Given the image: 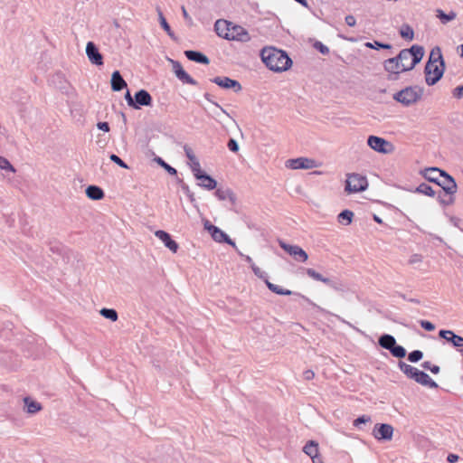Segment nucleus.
Masks as SVG:
<instances>
[{
    "mask_svg": "<svg viewBox=\"0 0 463 463\" xmlns=\"http://www.w3.org/2000/svg\"><path fill=\"white\" fill-rule=\"evenodd\" d=\"M379 344L382 347L391 351L396 345L395 338L391 335H383L379 339Z\"/></svg>",
    "mask_w": 463,
    "mask_h": 463,
    "instance_id": "obj_27",
    "label": "nucleus"
},
{
    "mask_svg": "<svg viewBox=\"0 0 463 463\" xmlns=\"http://www.w3.org/2000/svg\"><path fill=\"white\" fill-rule=\"evenodd\" d=\"M184 55L186 56V58L188 60H190L192 61H195L197 63H202V64H209L210 63L209 58L206 55H204L203 53L197 52V51H192V50L185 51Z\"/></svg>",
    "mask_w": 463,
    "mask_h": 463,
    "instance_id": "obj_23",
    "label": "nucleus"
},
{
    "mask_svg": "<svg viewBox=\"0 0 463 463\" xmlns=\"http://www.w3.org/2000/svg\"><path fill=\"white\" fill-rule=\"evenodd\" d=\"M367 143L372 149L380 153L389 154L393 151V146L379 137L370 136Z\"/></svg>",
    "mask_w": 463,
    "mask_h": 463,
    "instance_id": "obj_8",
    "label": "nucleus"
},
{
    "mask_svg": "<svg viewBox=\"0 0 463 463\" xmlns=\"http://www.w3.org/2000/svg\"><path fill=\"white\" fill-rule=\"evenodd\" d=\"M0 168L10 170L12 172L15 171L14 168L12 166V165L9 163V161L7 159H5V157H1V156H0Z\"/></svg>",
    "mask_w": 463,
    "mask_h": 463,
    "instance_id": "obj_44",
    "label": "nucleus"
},
{
    "mask_svg": "<svg viewBox=\"0 0 463 463\" xmlns=\"http://www.w3.org/2000/svg\"><path fill=\"white\" fill-rule=\"evenodd\" d=\"M443 171L436 167L427 168L423 172V176L433 183H438L440 176H442Z\"/></svg>",
    "mask_w": 463,
    "mask_h": 463,
    "instance_id": "obj_25",
    "label": "nucleus"
},
{
    "mask_svg": "<svg viewBox=\"0 0 463 463\" xmlns=\"http://www.w3.org/2000/svg\"><path fill=\"white\" fill-rule=\"evenodd\" d=\"M345 23L348 26L353 27L355 25L356 20L354 15L349 14L345 16Z\"/></svg>",
    "mask_w": 463,
    "mask_h": 463,
    "instance_id": "obj_52",
    "label": "nucleus"
},
{
    "mask_svg": "<svg viewBox=\"0 0 463 463\" xmlns=\"http://www.w3.org/2000/svg\"><path fill=\"white\" fill-rule=\"evenodd\" d=\"M399 367L401 371L409 378L412 379L415 375L416 371L418 370L416 367L410 365L404 362L399 363Z\"/></svg>",
    "mask_w": 463,
    "mask_h": 463,
    "instance_id": "obj_30",
    "label": "nucleus"
},
{
    "mask_svg": "<svg viewBox=\"0 0 463 463\" xmlns=\"http://www.w3.org/2000/svg\"><path fill=\"white\" fill-rule=\"evenodd\" d=\"M250 268H251V269H252L253 273H254L257 277H259V278H260V279H263V278H264V275H265V274H264V272H263V271H262V270H261L258 266H256L254 263H252V264H251V267H250Z\"/></svg>",
    "mask_w": 463,
    "mask_h": 463,
    "instance_id": "obj_48",
    "label": "nucleus"
},
{
    "mask_svg": "<svg viewBox=\"0 0 463 463\" xmlns=\"http://www.w3.org/2000/svg\"><path fill=\"white\" fill-rule=\"evenodd\" d=\"M437 184L441 186L442 189L449 195H452L457 192L455 180L445 172H443L442 176L439 177Z\"/></svg>",
    "mask_w": 463,
    "mask_h": 463,
    "instance_id": "obj_14",
    "label": "nucleus"
},
{
    "mask_svg": "<svg viewBox=\"0 0 463 463\" xmlns=\"http://www.w3.org/2000/svg\"><path fill=\"white\" fill-rule=\"evenodd\" d=\"M86 194L90 199L92 200H101L104 197L103 190L96 185H90L87 187Z\"/></svg>",
    "mask_w": 463,
    "mask_h": 463,
    "instance_id": "obj_26",
    "label": "nucleus"
},
{
    "mask_svg": "<svg viewBox=\"0 0 463 463\" xmlns=\"http://www.w3.org/2000/svg\"><path fill=\"white\" fill-rule=\"evenodd\" d=\"M279 246L298 261L306 262L308 259L307 253L298 245H290L284 241H279Z\"/></svg>",
    "mask_w": 463,
    "mask_h": 463,
    "instance_id": "obj_9",
    "label": "nucleus"
},
{
    "mask_svg": "<svg viewBox=\"0 0 463 463\" xmlns=\"http://www.w3.org/2000/svg\"><path fill=\"white\" fill-rule=\"evenodd\" d=\"M204 229L210 232L212 238L216 242H226L229 245H232V247H236L235 242L232 241L224 232H222L218 227L213 225L209 221H206L204 222Z\"/></svg>",
    "mask_w": 463,
    "mask_h": 463,
    "instance_id": "obj_7",
    "label": "nucleus"
},
{
    "mask_svg": "<svg viewBox=\"0 0 463 463\" xmlns=\"http://www.w3.org/2000/svg\"><path fill=\"white\" fill-rule=\"evenodd\" d=\"M312 460H313V463H324L318 456H317L316 458H313Z\"/></svg>",
    "mask_w": 463,
    "mask_h": 463,
    "instance_id": "obj_62",
    "label": "nucleus"
},
{
    "mask_svg": "<svg viewBox=\"0 0 463 463\" xmlns=\"http://www.w3.org/2000/svg\"><path fill=\"white\" fill-rule=\"evenodd\" d=\"M228 40L247 43L250 40V36L245 28L232 23Z\"/></svg>",
    "mask_w": 463,
    "mask_h": 463,
    "instance_id": "obj_12",
    "label": "nucleus"
},
{
    "mask_svg": "<svg viewBox=\"0 0 463 463\" xmlns=\"http://www.w3.org/2000/svg\"><path fill=\"white\" fill-rule=\"evenodd\" d=\"M401 36L409 41H412L414 37L413 29L409 24H403L400 30Z\"/></svg>",
    "mask_w": 463,
    "mask_h": 463,
    "instance_id": "obj_33",
    "label": "nucleus"
},
{
    "mask_svg": "<svg viewBox=\"0 0 463 463\" xmlns=\"http://www.w3.org/2000/svg\"><path fill=\"white\" fill-rule=\"evenodd\" d=\"M436 16L443 23L447 24L452 20H454L457 16V14L453 11L449 12V14H445L442 10L437 9L436 11Z\"/></svg>",
    "mask_w": 463,
    "mask_h": 463,
    "instance_id": "obj_32",
    "label": "nucleus"
},
{
    "mask_svg": "<svg viewBox=\"0 0 463 463\" xmlns=\"http://www.w3.org/2000/svg\"><path fill=\"white\" fill-rule=\"evenodd\" d=\"M420 326L427 331H433L435 329V326L431 322L427 320H421Z\"/></svg>",
    "mask_w": 463,
    "mask_h": 463,
    "instance_id": "obj_47",
    "label": "nucleus"
},
{
    "mask_svg": "<svg viewBox=\"0 0 463 463\" xmlns=\"http://www.w3.org/2000/svg\"><path fill=\"white\" fill-rule=\"evenodd\" d=\"M383 67L386 71L394 75H397L402 71H407V70H402L403 66H402V63L397 57L386 60L383 63Z\"/></svg>",
    "mask_w": 463,
    "mask_h": 463,
    "instance_id": "obj_18",
    "label": "nucleus"
},
{
    "mask_svg": "<svg viewBox=\"0 0 463 463\" xmlns=\"http://www.w3.org/2000/svg\"><path fill=\"white\" fill-rule=\"evenodd\" d=\"M368 421H370V417L363 415V416L358 417L357 419L354 420V426H358L361 423H365V422H368Z\"/></svg>",
    "mask_w": 463,
    "mask_h": 463,
    "instance_id": "obj_50",
    "label": "nucleus"
},
{
    "mask_svg": "<svg viewBox=\"0 0 463 463\" xmlns=\"http://www.w3.org/2000/svg\"><path fill=\"white\" fill-rule=\"evenodd\" d=\"M315 376V373L313 371L311 370H307L304 373V377L307 379V380H311L313 379Z\"/></svg>",
    "mask_w": 463,
    "mask_h": 463,
    "instance_id": "obj_57",
    "label": "nucleus"
},
{
    "mask_svg": "<svg viewBox=\"0 0 463 463\" xmlns=\"http://www.w3.org/2000/svg\"><path fill=\"white\" fill-rule=\"evenodd\" d=\"M368 186L365 176L359 174H348L345 180V192L354 194L364 191Z\"/></svg>",
    "mask_w": 463,
    "mask_h": 463,
    "instance_id": "obj_5",
    "label": "nucleus"
},
{
    "mask_svg": "<svg viewBox=\"0 0 463 463\" xmlns=\"http://www.w3.org/2000/svg\"><path fill=\"white\" fill-rule=\"evenodd\" d=\"M163 165L165 166V168L172 175H175L176 174V170L173 167H171L170 165H166L165 163L163 162Z\"/></svg>",
    "mask_w": 463,
    "mask_h": 463,
    "instance_id": "obj_58",
    "label": "nucleus"
},
{
    "mask_svg": "<svg viewBox=\"0 0 463 463\" xmlns=\"http://www.w3.org/2000/svg\"><path fill=\"white\" fill-rule=\"evenodd\" d=\"M194 177L199 181V185L207 190H213L217 185V182L203 172Z\"/></svg>",
    "mask_w": 463,
    "mask_h": 463,
    "instance_id": "obj_21",
    "label": "nucleus"
},
{
    "mask_svg": "<svg viewBox=\"0 0 463 463\" xmlns=\"http://www.w3.org/2000/svg\"><path fill=\"white\" fill-rule=\"evenodd\" d=\"M189 165L194 176L203 172L201 168V165L197 157L189 160Z\"/></svg>",
    "mask_w": 463,
    "mask_h": 463,
    "instance_id": "obj_37",
    "label": "nucleus"
},
{
    "mask_svg": "<svg viewBox=\"0 0 463 463\" xmlns=\"http://www.w3.org/2000/svg\"><path fill=\"white\" fill-rule=\"evenodd\" d=\"M304 452L311 458H316L318 456V445L314 441H309L304 447Z\"/></svg>",
    "mask_w": 463,
    "mask_h": 463,
    "instance_id": "obj_31",
    "label": "nucleus"
},
{
    "mask_svg": "<svg viewBox=\"0 0 463 463\" xmlns=\"http://www.w3.org/2000/svg\"><path fill=\"white\" fill-rule=\"evenodd\" d=\"M184 149L185 155H186V156H187V158H188L189 160H191V159H193V158H196V156H195V155H194V153L193 149H192L190 146H185L184 147Z\"/></svg>",
    "mask_w": 463,
    "mask_h": 463,
    "instance_id": "obj_51",
    "label": "nucleus"
},
{
    "mask_svg": "<svg viewBox=\"0 0 463 463\" xmlns=\"http://www.w3.org/2000/svg\"><path fill=\"white\" fill-rule=\"evenodd\" d=\"M172 64V70L176 78L183 83L190 85H197V81L194 80L184 69L182 64L178 61L169 60Z\"/></svg>",
    "mask_w": 463,
    "mask_h": 463,
    "instance_id": "obj_10",
    "label": "nucleus"
},
{
    "mask_svg": "<svg viewBox=\"0 0 463 463\" xmlns=\"http://www.w3.org/2000/svg\"><path fill=\"white\" fill-rule=\"evenodd\" d=\"M245 260L251 266L253 263L252 259L250 256L245 257Z\"/></svg>",
    "mask_w": 463,
    "mask_h": 463,
    "instance_id": "obj_63",
    "label": "nucleus"
},
{
    "mask_svg": "<svg viewBox=\"0 0 463 463\" xmlns=\"http://www.w3.org/2000/svg\"><path fill=\"white\" fill-rule=\"evenodd\" d=\"M285 165L293 170L313 169L321 166L322 163L308 157H298L287 160Z\"/></svg>",
    "mask_w": 463,
    "mask_h": 463,
    "instance_id": "obj_6",
    "label": "nucleus"
},
{
    "mask_svg": "<svg viewBox=\"0 0 463 463\" xmlns=\"http://www.w3.org/2000/svg\"><path fill=\"white\" fill-rule=\"evenodd\" d=\"M458 49H460V51H461L460 55H461V57H463V44L459 45Z\"/></svg>",
    "mask_w": 463,
    "mask_h": 463,
    "instance_id": "obj_64",
    "label": "nucleus"
},
{
    "mask_svg": "<svg viewBox=\"0 0 463 463\" xmlns=\"http://www.w3.org/2000/svg\"><path fill=\"white\" fill-rule=\"evenodd\" d=\"M314 47L324 55L329 53V48L323 44L321 42H316Z\"/></svg>",
    "mask_w": 463,
    "mask_h": 463,
    "instance_id": "obj_43",
    "label": "nucleus"
},
{
    "mask_svg": "<svg viewBox=\"0 0 463 463\" xmlns=\"http://www.w3.org/2000/svg\"><path fill=\"white\" fill-rule=\"evenodd\" d=\"M151 101V95L146 90H140L135 94L133 108L139 109L141 106H149Z\"/></svg>",
    "mask_w": 463,
    "mask_h": 463,
    "instance_id": "obj_17",
    "label": "nucleus"
},
{
    "mask_svg": "<svg viewBox=\"0 0 463 463\" xmlns=\"http://www.w3.org/2000/svg\"><path fill=\"white\" fill-rule=\"evenodd\" d=\"M306 272H307V274L310 278H312L315 280L322 281V282H324L326 284H329L330 283V279H329L324 278L320 273L317 272L313 269H307Z\"/></svg>",
    "mask_w": 463,
    "mask_h": 463,
    "instance_id": "obj_34",
    "label": "nucleus"
},
{
    "mask_svg": "<svg viewBox=\"0 0 463 463\" xmlns=\"http://www.w3.org/2000/svg\"><path fill=\"white\" fill-rule=\"evenodd\" d=\"M422 92V89L418 86L407 87L395 93L393 98L397 101L408 106L416 102L421 97Z\"/></svg>",
    "mask_w": 463,
    "mask_h": 463,
    "instance_id": "obj_4",
    "label": "nucleus"
},
{
    "mask_svg": "<svg viewBox=\"0 0 463 463\" xmlns=\"http://www.w3.org/2000/svg\"><path fill=\"white\" fill-rule=\"evenodd\" d=\"M182 13H183V15H184V19L191 20V17L188 14V13H187V11H186L184 6H182Z\"/></svg>",
    "mask_w": 463,
    "mask_h": 463,
    "instance_id": "obj_60",
    "label": "nucleus"
},
{
    "mask_svg": "<svg viewBox=\"0 0 463 463\" xmlns=\"http://www.w3.org/2000/svg\"><path fill=\"white\" fill-rule=\"evenodd\" d=\"M392 354L397 358H402L406 354L405 349L402 345H395L390 351Z\"/></svg>",
    "mask_w": 463,
    "mask_h": 463,
    "instance_id": "obj_41",
    "label": "nucleus"
},
{
    "mask_svg": "<svg viewBox=\"0 0 463 463\" xmlns=\"http://www.w3.org/2000/svg\"><path fill=\"white\" fill-rule=\"evenodd\" d=\"M353 218L354 213L349 210H345L341 212L337 216L338 222L344 225H349L352 222Z\"/></svg>",
    "mask_w": 463,
    "mask_h": 463,
    "instance_id": "obj_28",
    "label": "nucleus"
},
{
    "mask_svg": "<svg viewBox=\"0 0 463 463\" xmlns=\"http://www.w3.org/2000/svg\"><path fill=\"white\" fill-rule=\"evenodd\" d=\"M373 436L378 440H391L393 436V428L390 424H375L373 430Z\"/></svg>",
    "mask_w": 463,
    "mask_h": 463,
    "instance_id": "obj_11",
    "label": "nucleus"
},
{
    "mask_svg": "<svg viewBox=\"0 0 463 463\" xmlns=\"http://www.w3.org/2000/svg\"><path fill=\"white\" fill-rule=\"evenodd\" d=\"M215 195L220 199V200H224L225 199V195H224V192L218 189L216 192H215Z\"/></svg>",
    "mask_w": 463,
    "mask_h": 463,
    "instance_id": "obj_59",
    "label": "nucleus"
},
{
    "mask_svg": "<svg viewBox=\"0 0 463 463\" xmlns=\"http://www.w3.org/2000/svg\"><path fill=\"white\" fill-rule=\"evenodd\" d=\"M297 3L300 4L301 5L307 7V0H295Z\"/></svg>",
    "mask_w": 463,
    "mask_h": 463,
    "instance_id": "obj_61",
    "label": "nucleus"
},
{
    "mask_svg": "<svg viewBox=\"0 0 463 463\" xmlns=\"http://www.w3.org/2000/svg\"><path fill=\"white\" fill-rule=\"evenodd\" d=\"M417 192L429 196H434L435 193L431 186L427 184H421L417 187Z\"/></svg>",
    "mask_w": 463,
    "mask_h": 463,
    "instance_id": "obj_38",
    "label": "nucleus"
},
{
    "mask_svg": "<svg viewBox=\"0 0 463 463\" xmlns=\"http://www.w3.org/2000/svg\"><path fill=\"white\" fill-rule=\"evenodd\" d=\"M439 335L450 342L456 347L463 346V337L454 334L451 330H440Z\"/></svg>",
    "mask_w": 463,
    "mask_h": 463,
    "instance_id": "obj_20",
    "label": "nucleus"
},
{
    "mask_svg": "<svg viewBox=\"0 0 463 463\" xmlns=\"http://www.w3.org/2000/svg\"><path fill=\"white\" fill-rule=\"evenodd\" d=\"M449 463H456L458 460V456L456 454H449L447 458Z\"/></svg>",
    "mask_w": 463,
    "mask_h": 463,
    "instance_id": "obj_56",
    "label": "nucleus"
},
{
    "mask_svg": "<svg viewBox=\"0 0 463 463\" xmlns=\"http://www.w3.org/2000/svg\"><path fill=\"white\" fill-rule=\"evenodd\" d=\"M125 99L128 104V106L130 107H133L134 105V100H135V97L132 98V96L130 95L129 91H127L126 95H125Z\"/></svg>",
    "mask_w": 463,
    "mask_h": 463,
    "instance_id": "obj_55",
    "label": "nucleus"
},
{
    "mask_svg": "<svg viewBox=\"0 0 463 463\" xmlns=\"http://www.w3.org/2000/svg\"><path fill=\"white\" fill-rule=\"evenodd\" d=\"M100 314L104 317L109 318L111 321H116L118 319V314L114 309L102 308L100 310Z\"/></svg>",
    "mask_w": 463,
    "mask_h": 463,
    "instance_id": "obj_39",
    "label": "nucleus"
},
{
    "mask_svg": "<svg viewBox=\"0 0 463 463\" xmlns=\"http://www.w3.org/2000/svg\"><path fill=\"white\" fill-rule=\"evenodd\" d=\"M231 27L232 23L222 19L217 20L214 24V30L217 35L226 40L229 39Z\"/></svg>",
    "mask_w": 463,
    "mask_h": 463,
    "instance_id": "obj_16",
    "label": "nucleus"
},
{
    "mask_svg": "<svg viewBox=\"0 0 463 463\" xmlns=\"http://www.w3.org/2000/svg\"><path fill=\"white\" fill-rule=\"evenodd\" d=\"M422 356H423V354L421 351L415 350L409 354L408 359L411 363H416V362L420 361L422 358Z\"/></svg>",
    "mask_w": 463,
    "mask_h": 463,
    "instance_id": "obj_42",
    "label": "nucleus"
},
{
    "mask_svg": "<svg viewBox=\"0 0 463 463\" xmlns=\"http://www.w3.org/2000/svg\"><path fill=\"white\" fill-rule=\"evenodd\" d=\"M111 89L114 91H120L127 87V82L118 71H115L111 75Z\"/></svg>",
    "mask_w": 463,
    "mask_h": 463,
    "instance_id": "obj_22",
    "label": "nucleus"
},
{
    "mask_svg": "<svg viewBox=\"0 0 463 463\" xmlns=\"http://www.w3.org/2000/svg\"><path fill=\"white\" fill-rule=\"evenodd\" d=\"M158 16H159V23H160L162 28L166 32V33L171 38H174V33L172 32L170 25L166 22L165 18L164 17L163 14L160 10H158Z\"/></svg>",
    "mask_w": 463,
    "mask_h": 463,
    "instance_id": "obj_35",
    "label": "nucleus"
},
{
    "mask_svg": "<svg viewBox=\"0 0 463 463\" xmlns=\"http://www.w3.org/2000/svg\"><path fill=\"white\" fill-rule=\"evenodd\" d=\"M24 402L27 406L28 412L30 413H35L42 409L41 405L38 402L30 401L29 398H25Z\"/></svg>",
    "mask_w": 463,
    "mask_h": 463,
    "instance_id": "obj_36",
    "label": "nucleus"
},
{
    "mask_svg": "<svg viewBox=\"0 0 463 463\" xmlns=\"http://www.w3.org/2000/svg\"><path fill=\"white\" fill-rule=\"evenodd\" d=\"M265 283L269 290L278 295L289 296L292 294V292L289 289L282 288L281 287L269 282L268 279L265 280Z\"/></svg>",
    "mask_w": 463,
    "mask_h": 463,
    "instance_id": "obj_29",
    "label": "nucleus"
},
{
    "mask_svg": "<svg viewBox=\"0 0 463 463\" xmlns=\"http://www.w3.org/2000/svg\"><path fill=\"white\" fill-rule=\"evenodd\" d=\"M453 95L455 98L457 99H460L462 98L463 96V85L462 86H458L457 87L454 91H453Z\"/></svg>",
    "mask_w": 463,
    "mask_h": 463,
    "instance_id": "obj_53",
    "label": "nucleus"
},
{
    "mask_svg": "<svg viewBox=\"0 0 463 463\" xmlns=\"http://www.w3.org/2000/svg\"><path fill=\"white\" fill-rule=\"evenodd\" d=\"M445 71V62L442 57L441 49L439 46L434 47L430 53L426 63L424 72L425 80L429 86L437 83L442 77Z\"/></svg>",
    "mask_w": 463,
    "mask_h": 463,
    "instance_id": "obj_2",
    "label": "nucleus"
},
{
    "mask_svg": "<svg viewBox=\"0 0 463 463\" xmlns=\"http://www.w3.org/2000/svg\"><path fill=\"white\" fill-rule=\"evenodd\" d=\"M365 46L370 49H391L392 46L388 43H382L380 42L374 41L373 43H366Z\"/></svg>",
    "mask_w": 463,
    "mask_h": 463,
    "instance_id": "obj_40",
    "label": "nucleus"
},
{
    "mask_svg": "<svg viewBox=\"0 0 463 463\" xmlns=\"http://www.w3.org/2000/svg\"><path fill=\"white\" fill-rule=\"evenodd\" d=\"M97 126L100 130H103L104 132L109 131V127L107 122H99Z\"/></svg>",
    "mask_w": 463,
    "mask_h": 463,
    "instance_id": "obj_54",
    "label": "nucleus"
},
{
    "mask_svg": "<svg viewBox=\"0 0 463 463\" xmlns=\"http://www.w3.org/2000/svg\"><path fill=\"white\" fill-rule=\"evenodd\" d=\"M155 235L164 242L165 246L167 247L171 251L175 253L178 250V244L171 239L169 233L165 231H156Z\"/></svg>",
    "mask_w": 463,
    "mask_h": 463,
    "instance_id": "obj_19",
    "label": "nucleus"
},
{
    "mask_svg": "<svg viewBox=\"0 0 463 463\" xmlns=\"http://www.w3.org/2000/svg\"><path fill=\"white\" fill-rule=\"evenodd\" d=\"M86 54L92 64L102 65L103 57L94 43L89 42L86 45Z\"/></svg>",
    "mask_w": 463,
    "mask_h": 463,
    "instance_id": "obj_15",
    "label": "nucleus"
},
{
    "mask_svg": "<svg viewBox=\"0 0 463 463\" xmlns=\"http://www.w3.org/2000/svg\"><path fill=\"white\" fill-rule=\"evenodd\" d=\"M110 160L112 162L116 163L117 165H118L122 168H125V169L128 168V165L121 158H119L117 155L112 154L110 156Z\"/></svg>",
    "mask_w": 463,
    "mask_h": 463,
    "instance_id": "obj_45",
    "label": "nucleus"
},
{
    "mask_svg": "<svg viewBox=\"0 0 463 463\" xmlns=\"http://www.w3.org/2000/svg\"><path fill=\"white\" fill-rule=\"evenodd\" d=\"M422 366L430 370L432 373H438L439 372V367L438 365H431L430 362H425Z\"/></svg>",
    "mask_w": 463,
    "mask_h": 463,
    "instance_id": "obj_46",
    "label": "nucleus"
},
{
    "mask_svg": "<svg viewBox=\"0 0 463 463\" xmlns=\"http://www.w3.org/2000/svg\"><path fill=\"white\" fill-rule=\"evenodd\" d=\"M265 65L273 71H284L290 68L291 59L286 52L274 47H265L260 52Z\"/></svg>",
    "mask_w": 463,
    "mask_h": 463,
    "instance_id": "obj_1",
    "label": "nucleus"
},
{
    "mask_svg": "<svg viewBox=\"0 0 463 463\" xmlns=\"http://www.w3.org/2000/svg\"><path fill=\"white\" fill-rule=\"evenodd\" d=\"M227 146L232 152H237L239 150V146L234 139H230L227 144Z\"/></svg>",
    "mask_w": 463,
    "mask_h": 463,
    "instance_id": "obj_49",
    "label": "nucleus"
},
{
    "mask_svg": "<svg viewBox=\"0 0 463 463\" xmlns=\"http://www.w3.org/2000/svg\"><path fill=\"white\" fill-rule=\"evenodd\" d=\"M424 55V48L420 45H412L410 49H403L397 58L402 63V70L411 71L418 64Z\"/></svg>",
    "mask_w": 463,
    "mask_h": 463,
    "instance_id": "obj_3",
    "label": "nucleus"
},
{
    "mask_svg": "<svg viewBox=\"0 0 463 463\" xmlns=\"http://www.w3.org/2000/svg\"><path fill=\"white\" fill-rule=\"evenodd\" d=\"M213 83L217 84L219 87L225 89V90H233L234 92H239L241 90V83L236 80H232L229 77H215L213 80H211Z\"/></svg>",
    "mask_w": 463,
    "mask_h": 463,
    "instance_id": "obj_13",
    "label": "nucleus"
},
{
    "mask_svg": "<svg viewBox=\"0 0 463 463\" xmlns=\"http://www.w3.org/2000/svg\"><path fill=\"white\" fill-rule=\"evenodd\" d=\"M417 383L430 387H436L437 384L435 382L431 380V378L424 372L420 371L419 369L416 371L414 377L412 378Z\"/></svg>",
    "mask_w": 463,
    "mask_h": 463,
    "instance_id": "obj_24",
    "label": "nucleus"
}]
</instances>
